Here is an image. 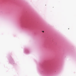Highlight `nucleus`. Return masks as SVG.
Masks as SVG:
<instances>
[{"mask_svg":"<svg viewBox=\"0 0 76 76\" xmlns=\"http://www.w3.org/2000/svg\"><path fill=\"white\" fill-rule=\"evenodd\" d=\"M42 32H44V31H42Z\"/></svg>","mask_w":76,"mask_h":76,"instance_id":"1","label":"nucleus"}]
</instances>
